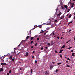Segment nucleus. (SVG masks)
<instances>
[{
    "label": "nucleus",
    "instance_id": "nucleus-39",
    "mask_svg": "<svg viewBox=\"0 0 75 75\" xmlns=\"http://www.w3.org/2000/svg\"><path fill=\"white\" fill-rule=\"evenodd\" d=\"M38 37V35H35L34 37H35V38H36V37Z\"/></svg>",
    "mask_w": 75,
    "mask_h": 75
},
{
    "label": "nucleus",
    "instance_id": "nucleus-33",
    "mask_svg": "<svg viewBox=\"0 0 75 75\" xmlns=\"http://www.w3.org/2000/svg\"><path fill=\"white\" fill-rule=\"evenodd\" d=\"M52 34L53 35H55V33H54V32L52 33Z\"/></svg>",
    "mask_w": 75,
    "mask_h": 75
},
{
    "label": "nucleus",
    "instance_id": "nucleus-23",
    "mask_svg": "<svg viewBox=\"0 0 75 75\" xmlns=\"http://www.w3.org/2000/svg\"><path fill=\"white\" fill-rule=\"evenodd\" d=\"M39 28H41L42 27V26H41V25H40L39 26Z\"/></svg>",
    "mask_w": 75,
    "mask_h": 75
},
{
    "label": "nucleus",
    "instance_id": "nucleus-59",
    "mask_svg": "<svg viewBox=\"0 0 75 75\" xmlns=\"http://www.w3.org/2000/svg\"><path fill=\"white\" fill-rule=\"evenodd\" d=\"M73 51L74 50H72L71 51V52H73Z\"/></svg>",
    "mask_w": 75,
    "mask_h": 75
},
{
    "label": "nucleus",
    "instance_id": "nucleus-47",
    "mask_svg": "<svg viewBox=\"0 0 75 75\" xmlns=\"http://www.w3.org/2000/svg\"><path fill=\"white\" fill-rule=\"evenodd\" d=\"M52 63H53V64H55V62H52Z\"/></svg>",
    "mask_w": 75,
    "mask_h": 75
},
{
    "label": "nucleus",
    "instance_id": "nucleus-37",
    "mask_svg": "<svg viewBox=\"0 0 75 75\" xmlns=\"http://www.w3.org/2000/svg\"><path fill=\"white\" fill-rule=\"evenodd\" d=\"M44 32V31L42 30V32H40V33H41V34H42V33H43Z\"/></svg>",
    "mask_w": 75,
    "mask_h": 75
},
{
    "label": "nucleus",
    "instance_id": "nucleus-42",
    "mask_svg": "<svg viewBox=\"0 0 75 75\" xmlns=\"http://www.w3.org/2000/svg\"><path fill=\"white\" fill-rule=\"evenodd\" d=\"M11 70H10L9 71V73H11Z\"/></svg>",
    "mask_w": 75,
    "mask_h": 75
},
{
    "label": "nucleus",
    "instance_id": "nucleus-22",
    "mask_svg": "<svg viewBox=\"0 0 75 75\" xmlns=\"http://www.w3.org/2000/svg\"><path fill=\"white\" fill-rule=\"evenodd\" d=\"M3 65L4 66L6 65V63H3Z\"/></svg>",
    "mask_w": 75,
    "mask_h": 75
},
{
    "label": "nucleus",
    "instance_id": "nucleus-28",
    "mask_svg": "<svg viewBox=\"0 0 75 75\" xmlns=\"http://www.w3.org/2000/svg\"><path fill=\"white\" fill-rule=\"evenodd\" d=\"M47 45H50L51 44L49 43H47Z\"/></svg>",
    "mask_w": 75,
    "mask_h": 75
},
{
    "label": "nucleus",
    "instance_id": "nucleus-60",
    "mask_svg": "<svg viewBox=\"0 0 75 75\" xmlns=\"http://www.w3.org/2000/svg\"><path fill=\"white\" fill-rule=\"evenodd\" d=\"M35 28L34 27V28H33L32 29L33 30H34V29H35Z\"/></svg>",
    "mask_w": 75,
    "mask_h": 75
},
{
    "label": "nucleus",
    "instance_id": "nucleus-7",
    "mask_svg": "<svg viewBox=\"0 0 75 75\" xmlns=\"http://www.w3.org/2000/svg\"><path fill=\"white\" fill-rule=\"evenodd\" d=\"M3 69L1 68L0 69V72H3Z\"/></svg>",
    "mask_w": 75,
    "mask_h": 75
},
{
    "label": "nucleus",
    "instance_id": "nucleus-18",
    "mask_svg": "<svg viewBox=\"0 0 75 75\" xmlns=\"http://www.w3.org/2000/svg\"><path fill=\"white\" fill-rule=\"evenodd\" d=\"M61 62L57 63V65H61Z\"/></svg>",
    "mask_w": 75,
    "mask_h": 75
},
{
    "label": "nucleus",
    "instance_id": "nucleus-6",
    "mask_svg": "<svg viewBox=\"0 0 75 75\" xmlns=\"http://www.w3.org/2000/svg\"><path fill=\"white\" fill-rule=\"evenodd\" d=\"M64 7L66 9H67V8H68V6L67 5H64Z\"/></svg>",
    "mask_w": 75,
    "mask_h": 75
},
{
    "label": "nucleus",
    "instance_id": "nucleus-14",
    "mask_svg": "<svg viewBox=\"0 0 75 75\" xmlns=\"http://www.w3.org/2000/svg\"><path fill=\"white\" fill-rule=\"evenodd\" d=\"M71 48H72V47H69V48H68L67 50H69V49H70Z\"/></svg>",
    "mask_w": 75,
    "mask_h": 75
},
{
    "label": "nucleus",
    "instance_id": "nucleus-50",
    "mask_svg": "<svg viewBox=\"0 0 75 75\" xmlns=\"http://www.w3.org/2000/svg\"><path fill=\"white\" fill-rule=\"evenodd\" d=\"M59 53H62V51H60L59 52Z\"/></svg>",
    "mask_w": 75,
    "mask_h": 75
},
{
    "label": "nucleus",
    "instance_id": "nucleus-62",
    "mask_svg": "<svg viewBox=\"0 0 75 75\" xmlns=\"http://www.w3.org/2000/svg\"><path fill=\"white\" fill-rule=\"evenodd\" d=\"M35 53V51H33V53Z\"/></svg>",
    "mask_w": 75,
    "mask_h": 75
},
{
    "label": "nucleus",
    "instance_id": "nucleus-17",
    "mask_svg": "<svg viewBox=\"0 0 75 75\" xmlns=\"http://www.w3.org/2000/svg\"><path fill=\"white\" fill-rule=\"evenodd\" d=\"M71 16H72V15H71V14H70L69 15V18H71Z\"/></svg>",
    "mask_w": 75,
    "mask_h": 75
},
{
    "label": "nucleus",
    "instance_id": "nucleus-49",
    "mask_svg": "<svg viewBox=\"0 0 75 75\" xmlns=\"http://www.w3.org/2000/svg\"><path fill=\"white\" fill-rule=\"evenodd\" d=\"M31 30H30V34H31Z\"/></svg>",
    "mask_w": 75,
    "mask_h": 75
},
{
    "label": "nucleus",
    "instance_id": "nucleus-48",
    "mask_svg": "<svg viewBox=\"0 0 75 75\" xmlns=\"http://www.w3.org/2000/svg\"><path fill=\"white\" fill-rule=\"evenodd\" d=\"M34 56H32V58H33V59H34Z\"/></svg>",
    "mask_w": 75,
    "mask_h": 75
},
{
    "label": "nucleus",
    "instance_id": "nucleus-52",
    "mask_svg": "<svg viewBox=\"0 0 75 75\" xmlns=\"http://www.w3.org/2000/svg\"><path fill=\"white\" fill-rule=\"evenodd\" d=\"M62 38H63L62 37H61V38H60V39H62Z\"/></svg>",
    "mask_w": 75,
    "mask_h": 75
},
{
    "label": "nucleus",
    "instance_id": "nucleus-13",
    "mask_svg": "<svg viewBox=\"0 0 75 75\" xmlns=\"http://www.w3.org/2000/svg\"><path fill=\"white\" fill-rule=\"evenodd\" d=\"M9 58L10 59H11V60L12 59V58H13V57H12L11 56L10 57H9Z\"/></svg>",
    "mask_w": 75,
    "mask_h": 75
},
{
    "label": "nucleus",
    "instance_id": "nucleus-26",
    "mask_svg": "<svg viewBox=\"0 0 75 75\" xmlns=\"http://www.w3.org/2000/svg\"><path fill=\"white\" fill-rule=\"evenodd\" d=\"M66 67H70V66H69L68 65H67Z\"/></svg>",
    "mask_w": 75,
    "mask_h": 75
},
{
    "label": "nucleus",
    "instance_id": "nucleus-36",
    "mask_svg": "<svg viewBox=\"0 0 75 75\" xmlns=\"http://www.w3.org/2000/svg\"><path fill=\"white\" fill-rule=\"evenodd\" d=\"M33 41H32L30 42V44H31L33 43Z\"/></svg>",
    "mask_w": 75,
    "mask_h": 75
},
{
    "label": "nucleus",
    "instance_id": "nucleus-46",
    "mask_svg": "<svg viewBox=\"0 0 75 75\" xmlns=\"http://www.w3.org/2000/svg\"><path fill=\"white\" fill-rule=\"evenodd\" d=\"M31 48H34V46H32L31 47Z\"/></svg>",
    "mask_w": 75,
    "mask_h": 75
},
{
    "label": "nucleus",
    "instance_id": "nucleus-5",
    "mask_svg": "<svg viewBox=\"0 0 75 75\" xmlns=\"http://www.w3.org/2000/svg\"><path fill=\"white\" fill-rule=\"evenodd\" d=\"M45 75H49V73L47 72V71H45Z\"/></svg>",
    "mask_w": 75,
    "mask_h": 75
},
{
    "label": "nucleus",
    "instance_id": "nucleus-34",
    "mask_svg": "<svg viewBox=\"0 0 75 75\" xmlns=\"http://www.w3.org/2000/svg\"><path fill=\"white\" fill-rule=\"evenodd\" d=\"M58 72V69H57L56 70L55 72L57 73Z\"/></svg>",
    "mask_w": 75,
    "mask_h": 75
},
{
    "label": "nucleus",
    "instance_id": "nucleus-11",
    "mask_svg": "<svg viewBox=\"0 0 75 75\" xmlns=\"http://www.w3.org/2000/svg\"><path fill=\"white\" fill-rule=\"evenodd\" d=\"M34 27L35 28H37V27H38V26H37V25H35L34 26Z\"/></svg>",
    "mask_w": 75,
    "mask_h": 75
},
{
    "label": "nucleus",
    "instance_id": "nucleus-19",
    "mask_svg": "<svg viewBox=\"0 0 75 75\" xmlns=\"http://www.w3.org/2000/svg\"><path fill=\"white\" fill-rule=\"evenodd\" d=\"M69 11H70V9H68V10L67 11V13H69Z\"/></svg>",
    "mask_w": 75,
    "mask_h": 75
},
{
    "label": "nucleus",
    "instance_id": "nucleus-32",
    "mask_svg": "<svg viewBox=\"0 0 75 75\" xmlns=\"http://www.w3.org/2000/svg\"><path fill=\"white\" fill-rule=\"evenodd\" d=\"M55 52L56 53H57V54L58 53V52H57V50H55Z\"/></svg>",
    "mask_w": 75,
    "mask_h": 75
},
{
    "label": "nucleus",
    "instance_id": "nucleus-45",
    "mask_svg": "<svg viewBox=\"0 0 75 75\" xmlns=\"http://www.w3.org/2000/svg\"><path fill=\"white\" fill-rule=\"evenodd\" d=\"M1 65H3V63H1Z\"/></svg>",
    "mask_w": 75,
    "mask_h": 75
},
{
    "label": "nucleus",
    "instance_id": "nucleus-38",
    "mask_svg": "<svg viewBox=\"0 0 75 75\" xmlns=\"http://www.w3.org/2000/svg\"><path fill=\"white\" fill-rule=\"evenodd\" d=\"M57 38H58V39H59V36H57Z\"/></svg>",
    "mask_w": 75,
    "mask_h": 75
},
{
    "label": "nucleus",
    "instance_id": "nucleus-64",
    "mask_svg": "<svg viewBox=\"0 0 75 75\" xmlns=\"http://www.w3.org/2000/svg\"><path fill=\"white\" fill-rule=\"evenodd\" d=\"M74 19H75V16H74Z\"/></svg>",
    "mask_w": 75,
    "mask_h": 75
},
{
    "label": "nucleus",
    "instance_id": "nucleus-4",
    "mask_svg": "<svg viewBox=\"0 0 75 75\" xmlns=\"http://www.w3.org/2000/svg\"><path fill=\"white\" fill-rule=\"evenodd\" d=\"M50 69H52L54 67V66L51 65L50 66Z\"/></svg>",
    "mask_w": 75,
    "mask_h": 75
},
{
    "label": "nucleus",
    "instance_id": "nucleus-31",
    "mask_svg": "<svg viewBox=\"0 0 75 75\" xmlns=\"http://www.w3.org/2000/svg\"><path fill=\"white\" fill-rule=\"evenodd\" d=\"M61 7H62V9H64V6H62Z\"/></svg>",
    "mask_w": 75,
    "mask_h": 75
},
{
    "label": "nucleus",
    "instance_id": "nucleus-9",
    "mask_svg": "<svg viewBox=\"0 0 75 75\" xmlns=\"http://www.w3.org/2000/svg\"><path fill=\"white\" fill-rule=\"evenodd\" d=\"M61 14H62V13H61V12H59V14H58V16H60Z\"/></svg>",
    "mask_w": 75,
    "mask_h": 75
},
{
    "label": "nucleus",
    "instance_id": "nucleus-57",
    "mask_svg": "<svg viewBox=\"0 0 75 75\" xmlns=\"http://www.w3.org/2000/svg\"><path fill=\"white\" fill-rule=\"evenodd\" d=\"M60 51H63V50H60Z\"/></svg>",
    "mask_w": 75,
    "mask_h": 75
},
{
    "label": "nucleus",
    "instance_id": "nucleus-61",
    "mask_svg": "<svg viewBox=\"0 0 75 75\" xmlns=\"http://www.w3.org/2000/svg\"><path fill=\"white\" fill-rule=\"evenodd\" d=\"M6 75H9V73H7Z\"/></svg>",
    "mask_w": 75,
    "mask_h": 75
},
{
    "label": "nucleus",
    "instance_id": "nucleus-29",
    "mask_svg": "<svg viewBox=\"0 0 75 75\" xmlns=\"http://www.w3.org/2000/svg\"><path fill=\"white\" fill-rule=\"evenodd\" d=\"M28 38H29V36H28L26 38V39H28Z\"/></svg>",
    "mask_w": 75,
    "mask_h": 75
},
{
    "label": "nucleus",
    "instance_id": "nucleus-8",
    "mask_svg": "<svg viewBox=\"0 0 75 75\" xmlns=\"http://www.w3.org/2000/svg\"><path fill=\"white\" fill-rule=\"evenodd\" d=\"M28 52H26V54L25 55V56L26 57H27L28 55Z\"/></svg>",
    "mask_w": 75,
    "mask_h": 75
},
{
    "label": "nucleus",
    "instance_id": "nucleus-53",
    "mask_svg": "<svg viewBox=\"0 0 75 75\" xmlns=\"http://www.w3.org/2000/svg\"><path fill=\"white\" fill-rule=\"evenodd\" d=\"M8 62L9 63V64H10V63H11V61H9Z\"/></svg>",
    "mask_w": 75,
    "mask_h": 75
},
{
    "label": "nucleus",
    "instance_id": "nucleus-27",
    "mask_svg": "<svg viewBox=\"0 0 75 75\" xmlns=\"http://www.w3.org/2000/svg\"><path fill=\"white\" fill-rule=\"evenodd\" d=\"M57 21H58V20H56L54 21V22L57 23Z\"/></svg>",
    "mask_w": 75,
    "mask_h": 75
},
{
    "label": "nucleus",
    "instance_id": "nucleus-44",
    "mask_svg": "<svg viewBox=\"0 0 75 75\" xmlns=\"http://www.w3.org/2000/svg\"><path fill=\"white\" fill-rule=\"evenodd\" d=\"M66 63H68V61L67 60L66 61Z\"/></svg>",
    "mask_w": 75,
    "mask_h": 75
},
{
    "label": "nucleus",
    "instance_id": "nucleus-3",
    "mask_svg": "<svg viewBox=\"0 0 75 75\" xmlns=\"http://www.w3.org/2000/svg\"><path fill=\"white\" fill-rule=\"evenodd\" d=\"M65 17V16L64 15H63L61 17V18H60V19L61 20L62 19H64V18Z\"/></svg>",
    "mask_w": 75,
    "mask_h": 75
},
{
    "label": "nucleus",
    "instance_id": "nucleus-2",
    "mask_svg": "<svg viewBox=\"0 0 75 75\" xmlns=\"http://www.w3.org/2000/svg\"><path fill=\"white\" fill-rule=\"evenodd\" d=\"M71 5V7L72 8V7H74V3H70Z\"/></svg>",
    "mask_w": 75,
    "mask_h": 75
},
{
    "label": "nucleus",
    "instance_id": "nucleus-12",
    "mask_svg": "<svg viewBox=\"0 0 75 75\" xmlns=\"http://www.w3.org/2000/svg\"><path fill=\"white\" fill-rule=\"evenodd\" d=\"M65 47V45H64L62 46V48H64Z\"/></svg>",
    "mask_w": 75,
    "mask_h": 75
},
{
    "label": "nucleus",
    "instance_id": "nucleus-55",
    "mask_svg": "<svg viewBox=\"0 0 75 75\" xmlns=\"http://www.w3.org/2000/svg\"><path fill=\"white\" fill-rule=\"evenodd\" d=\"M45 49H47L48 48V47H45Z\"/></svg>",
    "mask_w": 75,
    "mask_h": 75
},
{
    "label": "nucleus",
    "instance_id": "nucleus-43",
    "mask_svg": "<svg viewBox=\"0 0 75 75\" xmlns=\"http://www.w3.org/2000/svg\"><path fill=\"white\" fill-rule=\"evenodd\" d=\"M72 23V21H71L70 22H69V23L70 24H71V23Z\"/></svg>",
    "mask_w": 75,
    "mask_h": 75
},
{
    "label": "nucleus",
    "instance_id": "nucleus-1",
    "mask_svg": "<svg viewBox=\"0 0 75 75\" xmlns=\"http://www.w3.org/2000/svg\"><path fill=\"white\" fill-rule=\"evenodd\" d=\"M58 10V8H57L56 10V11L55 13V14H54V17H56V16H57V17H58V14L57 13Z\"/></svg>",
    "mask_w": 75,
    "mask_h": 75
},
{
    "label": "nucleus",
    "instance_id": "nucleus-56",
    "mask_svg": "<svg viewBox=\"0 0 75 75\" xmlns=\"http://www.w3.org/2000/svg\"><path fill=\"white\" fill-rule=\"evenodd\" d=\"M20 45H19L18 46V48H19V47H20Z\"/></svg>",
    "mask_w": 75,
    "mask_h": 75
},
{
    "label": "nucleus",
    "instance_id": "nucleus-21",
    "mask_svg": "<svg viewBox=\"0 0 75 75\" xmlns=\"http://www.w3.org/2000/svg\"><path fill=\"white\" fill-rule=\"evenodd\" d=\"M59 56L61 58H62V55L60 54Z\"/></svg>",
    "mask_w": 75,
    "mask_h": 75
},
{
    "label": "nucleus",
    "instance_id": "nucleus-41",
    "mask_svg": "<svg viewBox=\"0 0 75 75\" xmlns=\"http://www.w3.org/2000/svg\"><path fill=\"white\" fill-rule=\"evenodd\" d=\"M40 40V39L39 38H37V40L38 41Z\"/></svg>",
    "mask_w": 75,
    "mask_h": 75
},
{
    "label": "nucleus",
    "instance_id": "nucleus-35",
    "mask_svg": "<svg viewBox=\"0 0 75 75\" xmlns=\"http://www.w3.org/2000/svg\"><path fill=\"white\" fill-rule=\"evenodd\" d=\"M59 2L60 4L61 3H62V1H61V0H60Z\"/></svg>",
    "mask_w": 75,
    "mask_h": 75
},
{
    "label": "nucleus",
    "instance_id": "nucleus-51",
    "mask_svg": "<svg viewBox=\"0 0 75 75\" xmlns=\"http://www.w3.org/2000/svg\"><path fill=\"white\" fill-rule=\"evenodd\" d=\"M46 29H47V30H50V28H47Z\"/></svg>",
    "mask_w": 75,
    "mask_h": 75
},
{
    "label": "nucleus",
    "instance_id": "nucleus-63",
    "mask_svg": "<svg viewBox=\"0 0 75 75\" xmlns=\"http://www.w3.org/2000/svg\"><path fill=\"white\" fill-rule=\"evenodd\" d=\"M69 14H68L67 15V16H69Z\"/></svg>",
    "mask_w": 75,
    "mask_h": 75
},
{
    "label": "nucleus",
    "instance_id": "nucleus-40",
    "mask_svg": "<svg viewBox=\"0 0 75 75\" xmlns=\"http://www.w3.org/2000/svg\"><path fill=\"white\" fill-rule=\"evenodd\" d=\"M35 63H37V61L36 60H35Z\"/></svg>",
    "mask_w": 75,
    "mask_h": 75
},
{
    "label": "nucleus",
    "instance_id": "nucleus-30",
    "mask_svg": "<svg viewBox=\"0 0 75 75\" xmlns=\"http://www.w3.org/2000/svg\"><path fill=\"white\" fill-rule=\"evenodd\" d=\"M71 30L70 29V30H69L68 33H70V32H71Z\"/></svg>",
    "mask_w": 75,
    "mask_h": 75
},
{
    "label": "nucleus",
    "instance_id": "nucleus-24",
    "mask_svg": "<svg viewBox=\"0 0 75 75\" xmlns=\"http://www.w3.org/2000/svg\"><path fill=\"white\" fill-rule=\"evenodd\" d=\"M67 60H69V61H71V59H69V57L67 58Z\"/></svg>",
    "mask_w": 75,
    "mask_h": 75
},
{
    "label": "nucleus",
    "instance_id": "nucleus-58",
    "mask_svg": "<svg viewBox=\"0 0 75 75\" xmlns=\"http://www.w3.org/2000/svg\"><path fill=\"white\" fill-rule=\"evenodd\" d=\"M46 33H45L44 34V35H46Z\"/></svg>",
    "mask_w": 75,
    "mask_h": 75
},
{
    "label": "nucleus",
    "instance_id": "nucleus-54",
    "mask_svg": "<svg viewBox=\"0 0 75 75\" xmlns=\"http://www.w3.org/2000/svg\"><path fill=\"white\" fill-rule=\"evenodd\" d=\"M41 50H43V47H42L41 48Z\"/></svg>",
    "mask_w": 75,
    "mask_h": 75
},
{
    "label": "nucleus",
    "instance_id": "nucleus-25",
    "mask_svg": "<svg viewBox=\"0 0 75 75\" xmlns=\"http://www.w3.org/2000/svg\"><path fill=\"white\" fill-rule=\"evenodd\" d=\"M31 73H33V69H31L30 70Z\"/></svg>",
    "mask_w": 75,
    "mask_h": 75
},
{
    "label": "nucleus",
    "instance_id": "nucleus-10",
    "mask_svg": "<svg viewBox=\"0 0 75 75\" xmlns=\"http://www.w3.org/2000/svg\"><path fill=\"white\" fill-rule=\"evenodd\" d=\"M35 38V37H32L30 38V40H33V39H34Z\"/></svg>",
    "mask_w": 75,
    "mask_h": 75
},
{
    "label": "nucleus",
    "instance_id": "nucleus-15",
    "mask_svg": "<svg viewBox=\"0 0 75 75\" xmlns=\"http://www.w3.org/2000/svg\"><path fill=\"white\" fill-rule=\"evenodd\" d=\"M38 45V43H36V44H35V47H37V45Z\"/></svg>",
    "mask_w": 75,
    "mask_h": 75
},
{
    "label": "nucleus",
    "instance_id": "nucleus-20",
    "mask_svg": "<svg viewBox=\"0 0 75 75\" xmlns=\"http://www.w3.org/2000/svg\"><path fill=\"white\" fill-rule=\"evenodd\" d=\"M74 54H75L74 53H72V56H75V55Z\"/></svg>",
    "mask_w": 75,
    "mask_h": 75
},
{
    "label": "nucleus",
    "instance_id": "nucleus-16",
    "mask_svg": "<svg viewBox=\"0 0 75 75\" xmlns=\"http://www.w3.org/2000/svg\"><path fill=\"white\" fill-rule=\"evenodd\" d=\"M14 60H15V59L13 58L12 59V61L13 62H14Z\"/></svg>",
    "mask_w": 75,
    "mask_h": 75
}]
</instances>
